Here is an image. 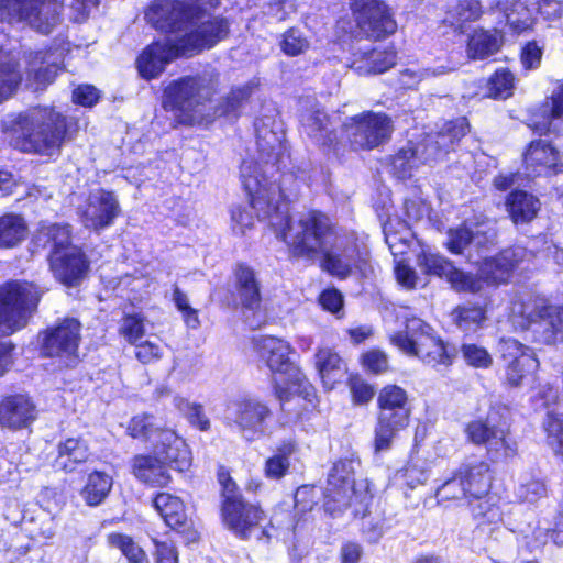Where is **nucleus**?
Segmentation results:
<instances>
[{
    "label": "nucleus",
    "mask_w": 563,
    "mask_h": 563,
    "mask_svg": "<svg viewBox=\"0 0 563 563\" xmlns=\"http://www.w3.org/2000/svg\"><path fill=\"white\" fill-rule=\"evenodd\" d=\"M271 227L290 261L313 263L320 258L321 268L340 280L374 273L371 253L356 236L343 238L338 251L329 247L338 239V223L320 209H309L296 220L282 213L277 221L271 220Z\"/></svg>",
    "instance_id": "nucleus-1"
},
{
    "label": "nucleus",
    "mask_w": 563,
    "mask_h": 563,
    "mask_svg": "<svg viewBox=\"0 0 563 563\" xmlns=\"http://www.w3.org/2000/svg\"><path fill=\"white\" fill-rule=\"evenodd\" d=\"M144 13L154 29L165 33L195 26L175 40L155 41L143 48L144 79L157 77L174 59L194 57L213 48L231 32L228 18L208 14L202 4L192 0H155Z\"/></svg>",
    "instance_id": "nucleus-2"
},
{
    "label": "nucleus",
    "mask_w": 563,
    "mask_h": 563,
    "mask_svg": "<svg viewBox=\"0 0 563 563\" xmlns=\"http://www.w3.org/2000/svg\"><path fill=\"white\" fill-rule=\"evenodd\" d=\"M508 406L492 405L486 417L468 420L463 427L465 441L484 448L488 461L463 463L457 467L466 501L486 495L495 479L490 464H507L519 455V444L512 433L510 419L506 417Z\"/></svg>",
    "instance_id": "nucleus-3"
},
{
    "label": "nucleus",
    "mask_w": 563,
    "mask_h": 563,
    "mask_svg": "<svg viewBox=\"0 0 563 563\" xmlns=\"http://www.w3.org/2000/svg\"><path fill=\"white\" fill-rule=\"evenodd\" d=\"M78 130V119L53 104L32 106L2 124V133L12 148L38 156L58 155Z\"/></svg>",
    "instance_id": "nucleus-4"
},
{
    "label": "nucleus",
    "mask_w": 563,
    "mask_h": 563,
    "mask_svg": "<svg viewBox=\"0 0 563 563\" xmlns=\"http://www.w3.org/2000/svg\"><path fill=\"white\" fill-rule=\"evenodd\" d=\"M143 413V440L148 453L143 454V482L152 487H166L172 482L169 470L187 471L191 452L185 440L170 428H152Z\"/></svg>",
    "instance_id": "nucleus-5"
},
{
    "label": "nucleus",
    "mask_w": 563,
    "mask_h": 563,
    "mask_svg": "<svg viewBox=\"0 0 563 563\" xmlns=\"http://www.w3.org/2000/svg\"><path fill=\"white\" fill-rule=\"evenodd\" d=\"M219 485V518L221 525L240 540H249L263 528L267 512L258 499L249 498L231 475V470L219 464L216 468Z\"/></svg>",
    "instance_id": "nucleus-6"
},
{
    "label": "nucleus",
    "mask_w": 563,
    "mask_h": 563,
    "mask_svg": "<svg viewBox=\"0 0 563 563\" xmlns=\"http://www.w3.org/2000/svg\"><path fill=\"white\" fill-rule=\"evenodd\" d=\"M376 413L373 427L372 449L374 453L389 451L400 433L412 422V399L406 388L387 383L378 388L375 401Z\"/></svg>",
    "instance_id": "nucleus-7"
},
{
    "label": "nucleus",
    "mask_w": 563,
    "mask_h": 563,
    "mask_svg": "<svg viewBox=\"0 0 563 563\" xmlns=\"http://www.w3.org/2000/svg\"><path fill=\"white\" fill-rule=\"evenodd\" d=\"M255 351L261 361L271 371L273 376H287L289 386L296 388V394L306 405L302 410L296 412L298 420H307L318 409L319 397L316 387L311 384L300 366L292 361L295 347L286 340L273 335H263L254 341Z\"/></svg>",
    "instance_id": "nucleus-8"
},
{
    "label": "nucleus",
    "mask_w": 563,
    "mask_h": 563,
    "mask_svg": "<svg viewBox=\"0 0 563 563\" xmlns=\"http://www.w3.org/2000/svg\"><path fill=\"white\" fill-rule=\"evenodd\" d=\"M44 290L27 279H9L0 285V336L23 330L37 312Z\"/></svg>",
    "instance_id": "nucleus-9"
},
{
    "label": "nucleus",
    "mask_w": 563,
    "mask_h": 563,
    "mask_svg": "<svg viewBox=\"0 0 563 563\" xmlns=\"http://www.w3.org/2000/svg\"><path fill=\"white\" fill-rule=\"evenodd\" d=\"M373 495L369 489L356 492L355 471L352 459H339L328 474L327 486L322 493V507L331 517L342 515L353 505L363 508L362 517L369 514Z\"/></svg>",
    "instance_id": "nucleus-10"
},
{
    "label": "nucleus",
    "mask_w": 563,
    "mask_h": 563,
    "mask_svg": "<svg viewBox=\"0 0 563 563\" xmlns=\"http://www.w3.org/2000/svg\"><path fill=\"white\" fill-rule=\"evenodd\" d=\"M527 251L520 246L500 249L476 263V273L467 272L466 294L477 295L485 288L497 289L512 283Z\"/></svg>",
    "instance_id": "nucleus-11"
},
{
    "label": "nucleus",
    "mask_w": 563,
    "mask_h": 563,
    "mask_svg": "<svg viewBox=\"0 0 563 563\" xmlns=\"http://www.w3.org/2000/svg\"><path fill=\"white\" fill-rule=\"evenodd\" d=\"M205 79L200 75H185L172 80L163 90L162 106L174 114V126H194L203 122L198 107L210 101L203 98Z\"/></svg>",
    "instance_id": "nucleus-12"
},
{
    "label": "nucleus",
    "mask_w": 563,
    "mask_h": 563,
    "mask_svg": "<svg viewBox=\"0 0 563 563\" xmlns=\"http://www.w3.org/2000/svg\"><path fill=\"white\" fill-rule=\"evenodd\" d=\"M521 328L531 331L545 344L563 342V305H552L541 295H530L521 301Z\"/></svg>",
    "instance_id": "nucleus-13"
},
{
    "label": "nucleus",
    "mask_w": 563,
    "mask_h": 563,
    "mask_svg": "<svg viewBox=\"0 0 563 563\" xmlns=\"http://www.w3.org/2000/svg\"><path fill=\"white\" fill-rule=\"evenodd\" d=\"M41 357L57 358L74 366L79 361L81 323L76 318L66 317L37 334Z\"/></svg>",
    "instance_id": "nucleus-14"
},
{
    "label": "nucleus",
    "mask_w": 563,
    "mask_h": 563,
    "mask_svg": "<svg viewBox=\"0 0 563 563\" xmlns=\"http://www.w3.org/2000/svg\"><path fill=\"white\" fill-rule=\"evenodd\" d=\"M344 130L352 151H372L391 139L394 123L386 112L365 110L350 117Z\"/></svg>",
    "instance_id": "nucleus-15"
},
{
    "label": "nucleus",
    "mask_w": 563,
    "mask_h": 563,
    "mask_svg": "<svg viewBox=\"0 0 563 563\" xmlns=\"http://www.w3.org/2000/svg\"><path fill=\"white\" fill-rule=\"evenodd\" d=\"M354 21L365 38L382 42L397 32L391 8L383 0H350Z\"/></svg>",
    "instance_id": "nucleus-16"
},
{
    "label": "nucleus",
    "mask_w": 563,
    "mask_h": 563,
    "mask_svg": "<svg viewBox=\"0 0 563 563\" xmlns=\"http://www.w3.org/2000/svg\"><path fill=\"white\" fill-rule=\"evenodd\" d=\"M498 353L503 369L500 382L506 388L520 387L539 368V360L533 350L516 339H501Z\"/></svg>",
    "instance_id": "nucleus-17"
},
{
    "label": "nucleus",
    "mask_w": 563,
    "mask_h": 563,
    "mask_svg": "<svg viewBox=\"0 0 563 563\" xmlns=\"http://www.w3.org/2000/svg\"><path fill=\"white\" fill-rule=\"evenodd\" d=\"M63 0H0V22L56 23Z\"/></svg>",
    "instance_id": "nucleus-18"
},
{
    "label": "nucleus",
    "mask_w": 563,
    "mask_h": 563,
    "mask_svg": "<svg viewBox=\"0 0 563 563\" xmlns=\"http://www.w3.org/2000/svg\"><path fill=\"white\" fill-rule=\"evenodd\" d=\"M46 261L54 279L66 288L80 287L91 269L89 256L77 244Z\"/></svg>",
    "instance_id": "nucleus-19"
},
{
    "label": "nucleus",
    "mask_w": 563,
    "mask_h": 563,
    "mask_svg": "<svg viewBox=\"0 0 563 563\" xmlns=\"http://www.w3.org/2000/svg\"><path fill=\"white\" fill-rule=\"evenodd\" d=\"M273 418L269 406L256 397L245 396L233 401L234 426L247 441L265 434L267 422Z\"/></svg>",
    "instance_id": "nucleus-20"
},
{
    "label": "nucleus",
    "mask_w": 563,
    "mask_h": 563,
    "mask_svg": "<svg viewBox=\"0 0 563 563\" xmlns=\"http://www.w3.org/2000/svg\"><path fill=\"white\" fill-rule=\"evenodd\" d=\"M232 288L235 308L253 313L263 307L262 283L258 273L249 263L239 261L232 267Z\"/></svg>",
    "instance_id": "nucleus-21"
},
{
    "label": "nucleus",
    "mask_w": 563,
    "mask_h": 563,
    "mask_svg": "<svg viewBox=\"0 0 563 563\" xmlns=\"http://www.w3.org/2000/svg\"><path fill=\"white\" fill-rule=\"evenodd\" d=\"M151 505L170 530L187 536L189 540L198 538L194 520L180 497L167 492H158L152 497Z\"/></svg>",
    "instance_id": "nucleus-22"
},
{
    "label": "nucleus",
    "mask_w": 563,
    "mask_h": 563,
    "mask_svg": "<svg viewBox=\"0 0 563 563\" xmlns=\"http://www.w3.org/2000/svg\"><path fill=\"white\" fill-rule=\"evenodd\" d=\"M522 166L527 175L532 177H551L563 173L560 151L541 139L532 140L526 145Z\"/></svg>",
    "instance_id": "nucleus-23"
},
{
    "label": "nucleus",
    "mask_w": 563,
    "mask_h": 563,
    "mask_svg": "<svg viewBox=\"0 0 563 563\" xmlns=\"http://www.w3.org/2000/svg\"><path fill=\"white\" fill-rule=\"evenodd\" d=\"M55 452L54 465L65 474L80 472L96 457L89 441L81 434L59 440Z\"/></svg>",
    "instance_id": "nucleus-24"
},
{
    "label": "nucleus",
    "mask_w": 563,
    "mask_h": 563,
    "mask_svg": "<svg viewBox=\"0 0 563 563\" xmlns=\"http://www.w3.org/2000/svg\"><path fill=\"white\" fill-rule=\"evenodd\" d=\"M37 418L36 405L24 393H12L0 398V426L18 431L30 427Z\"/></svg>",
    "instance_id": "nucleus-25"
},
{
    "label": "nucleus",
    "mask_w": 563,
    "mask_h": 563,
    "mask_svg": "<svg viewBox=\"0 0 563 563\" xmlns=\"http://www.w3.org/2000/svg\"><path fill=\"white\" fill-rule=\"evenodd\" d=\"M54 54L52 46H45L33 51L26 59V85L35 92L45 91L53 85L57 77L63 73V65L56 62H48Z\"/></svg>",
    "instance_id": "nucleus-26"
},
{
    "label": "nucleus",
    "mask_w": 563,
    "mask_h": 563,
    "mask_svg": "<svg viewBox=\"0 0 563 563\" xmlns=\"http://www.w3.org/2000/svg\"><path fill=\"white\" fill-rule=\"evenodd\" d=\"M74 245L73 227L66 222L40 223L30 241L31 253L48 250L46 257H54Z\"/></svg>",
    "instance_id": "nucleus-27"
},
{
    "label": "nucleus",
    "mask_w": 563,
    "mask_h": 563,
    "mask_svg": "<svg viewBox=\"0 0 563 563\" xmlns=\"http://www.w3.org/2000/svg\"><path fill=\"white\" fill-rule=\"evenodd\" d=\"M563 117V84L536 109L530 111L526 125L539 136L559 134L555 122Z\"/></svg>",
    "instance_id": "nucleus-28"
},
{
    "label": "nucleus",
    "mask_w": 563,
    "mask_h": 563,
    "mask_svg": "<svg viewBox=\"0 0 563 563\" xmlns=\"http://www.w3.org/2000/svg\"><path fill=\"white\" fill-rule=\"evenodd\" d=\"M119 213V202L108 190H101L99 196L89 198L79 212L82 224L95 231L112 225Z\"/></svg>",
    "instance_id": "nucleus-29"
},
{
    "label": "nucleus",
    "mask_w": 563,
    "mask_h": 563,
    "mask_svg": "<svg viewBox=\"0 0 563 563\" xmlns=\"http://www.w3.org/2000/svg\"><path fill=\"white\" fill-rule=\"evenodd\" d=\"M418 265L423 274L445 279L459 294H466L467 272L457 268L453 262L439 253L421 251Z\"/></svg>",
    "instance_id": "nucleus-30"
},
{
    "label": "nucleus",
    "mask_w": 563,
    "mask_h": 563,
    "mask_svg": "<svg viewBox=\"0 0 563 563\" xmlns=\"http://www.w3.org/2000/svg\"><path fill=\"white\" fill-rule=\"evenodd\" d=\"M420 327L422 329V341L419 343L417 357L432 367L451 366L456 356L455 349L434 334L428 323L420 321Z\"/></svg>",
    "instance_id": "nucleus-31"
},
{
    "label": "nucleus",
    "mask_w": 563,
    "mask_h": 563,
    "mask_svg": "<svg viewBox=\"0 0 563 563\" xmlns=\"http://www.w3.org/2000/svg\"><path fill=\"white\" fill-rule=\"evenodd\" d=\"M467 507L476 528L493 532L503 523L501 497L490 492L467 501Z\"/></svg>",
    "instance_id": "nucleus-32"
},
{
    "label": "nucleus",
    "mask_w": 563,
    "mask_h": 563,
    "mask_svg": "<svg viewBox=\"0 0 563 563\" xmlns=\"http://www.w3.org/2000/svg\"><path fill=\"white\" fill-rule=\"evenodd\" d=\"M314 367L327 390L334 389L347 373V365L333 347H318L314 353Z\"/></svg>",
    "instance_id": "nucleus-33"
},
{
    "label": "nucleus",
    "mask_w": 563,
    "mask_h": 563,
    "mask_svg": "<svg viewBox=\"0 0 563 563\" xmlns=\"http://www.w3.org/2000/svg\"><path fill=\"white\" fill-rule=\"evenodd\" d=\"M505 207L515 224H523L531 222L538 216L540 201L534 195L516 188L506 196Z\"/></svg>",
    "instance_id": "nucleus-34"
},
{
    "label": "nucleus",
    "mask_w": 563,
    "mask_h": 563,
    "mask_svg": "<svg viewBox=\"0 0 563 563\" xmlns=\"http://www.w3.org/2000/svg\"><path fill=\"white\" fill-rule=\"evenodd\" d=\"M27 234L29 225L21 213L10 211L0 214V250L18 247Z\"/></svg>",
    "instance_id": "nucleus-35"
},
{
    "label": "nucleus",
    "mask_w": 563,
    "mask_h": 563,
    "mask_svg": "<svg viewBox=\"0 0 563 563\" xmlns=\"http://www.w3.org/2000/svg\"><path fill=\"white\" fill-rule=\"evenodd\" d=\"M23 81L20 62L10 52L0 49V103L10 99Z\"/></svg>",
    "instance_id": "nucleus-36"
},
{
    "label": "nucleus",
    "mask_w": 563,
    "mask_h": 563,
    "mask_svg": "<svg viewBox=\"0 0 563 563\" xmlns=\"http://www.w3.org/2000/svg\"><path fill=\"white\" fill-rule=\"evenodd\" d=\"M296 451L292 440H284L276 446L263 465V474L269 481H280L290 473L291 456Z\"/></svg>",
    "instance_id": "nucleus-37"
},
{
    "label": "nucleus",
    "mask_w": 563,
    "mask_h": 563,
    "mask_svg": "<svg viewBox=\"0 0 563 563\" xmlns=\"http://www.w3.org/2000/svg\"><path fill=\"white\" fill-rule=\"evenodd\" d=\"M252 88L249 85L234 86L213 108L212 119L224 118L238 121L243 106L250 100Z\"/></svg>",
    "instance_id": "nucleus-38"
},
{
    "label": "nucleus",
    "mask_w": 563,
    "mask_h": 563,
    "mask_svg": "<svg viewBox=\"0 0 563 563\" xmlns=\"http://www.w3.org/2000/svg\"><path fill=\"white\" fill-rule=\"evenodd\" d=\"M398 52L394 45L372 47L360 53L358 62L368 75L388 71L397 64Z\"/></svg>",
    "instance_id": "nucleus-39"
},
{
    "label": "nucleus",
    "mask_w": 563,
    "mask_h": 563,
    "mask_svg": "<svg viewBox=\"0 0 563 563\" xmlns=\"http://www.w3.org/2000/svg\"><path fill=\"white\" fill-rule=\"evenodd\" d=\"M112 477L103 471L93 470L87 475L80 496L89 507L101 505L112 489Z\"/></svg>",
    "instance_id": "nucleus-40"
},
{
    "label": "nucleus",
    "mask_w": 563,
    "mask_h": 563,
    "mask_svg": "<svg viewBox=\"0 0 563 563\" xmlns=\"http://www.w3.org/2000/svg\"><path fill=\"white\" fill-rule=\"evenodd\" d=\"M504 38L500 32L494 33L487 30H475L467 40L468 55L474 59H485L501 48Z\"/></svg>",
    "instance_id": "nucleus-41"
},
{
    "label": "nucleus",
    "mask_w": 563,
    "mask_h": 563,
    "mask_svg": "<svg viewBox=\"0 0 563 563\" xmlns=\"http://www.w3.org/2000/svg\"><path fill=\"white\" fill-rule=\"evenodd\" d=\"M350 402L353 407L367 408L377 397L378 389L358 372L349 373L345 379Z\"/></svg>",
    "instance_id": "nucleus-42"
},
{
    "label": "nucleus",
    "mask_w": 563,
    "mask_h": 563,
    "mask_svg": "<svg viewBox=\"0 0 563 563\" xmlns=\"http://www.w3.org/2000/svg\"><path fill=\"white\" fill-rule=\"evenodd\" d=\"M516 76L507 67L495 69L487 79L486 97L493 100H507L514 96Z\"/></svg>",
    "instance_id": "nucleus-43"
},
{
    "label": "nucleus",
    "mask_w": 563,
    "mask_h": 563,
    "mask_svg": "<svg viewBox=\"0 0 563 563\" xmlns=\"http://www.w3.org/2000/svg\"><path fill=\"white\" fill-rule=\"evenodd\" d=\"M319 498L314 486L302 485L297 488L294 495L292 530L302 527L307 521V515L318 506Z\"/></svg>",
    "instance_id": "nucleus-44"
},
{
    "label": "nucleus",
    "mask_w": 563,
    "mask_h": 563,
    "mask_svg": "<svg viewBox=\"0 0 563 563\" xmlns=\"http://www.w3.org/2000/svg\"><path fill=\"white\" fill-rule=\"evenodd\" d=\"M417 159L418 151L411 143L398 148L389 158L391 174L400 180L410 179L418 167Z\"/></svg>",
    "instance_id": "nucleus-45"
},
{
    "label": "nucleus",
    "mask_w": 563,
    "mask_h": 563,
    "mask_svg": "<svg viewBox=\"0 0 563 563\" xmlns=\"http://www.w3.org/2000/svg\"><path fill=\"white\" fill-rule=\"evenodd\" d=\"M483 13L484 10L479 0H457L449 11L451 24L460 29L466 23L479 20Z\"/></svg>",
    "instance_id": "nucleus-46"
},
{
    "label": "nucleus",
    "mask_w": 563,
    "mask_h": 563,
    "mask_svg": "<svg viewBox=\"0 0 563 563\" xmlns=\"http://www.w3.org/2000/svg\"><path fill=\"white\" fill-rule=\"evenodd\" d=\"M506 24L512 35H521L533 30L536 20L530 11L522 4L512 7L505 13Z\"/></svg>",
    "instance_id": "nucleus-47"
},
{
    "label": "nucleus",
    "mask_w": 563,
    "mask_h": 563,
    "mask_svg": "<svg viewBox=\"0 0 563 563\" xmlns=\"http://www.w3.org/2000/svg\"><path fill=\"white\" fill-rule=\"evenodd\" d=\"M358 364L372 376H379L390 371L388 355L375 347L364 351L360 355Z\"/></svg>",
    "instance_id": "nucleus-48"
},
{
    "label": "nucleus",
    "mask_w": 563,
    "mask_h": 563,
    "mask_svg": "<svg viewBox=\"0 0 563 563\" xmlns=\"http://www.w3.org/2000/svg\"><path fill=\"white\" fill-rule=\"evenodd\" d=\"M175 406L179 411L185 412L189 424L199 431H209L211 423L203 411V406L198 402L190 404L185 398H177Z\"/></svg>",
    "instance_id": "nucleus-49"
},
{
    "label": "nucleus",
    "mask_w": 563,
    "mask_h": 563,
    "mask_svg": "<svg viewBox=\"0 0 563 563\" xmlns=\"http://www.w3.org/2000/svg\"><path fill=\"white\" fill-rule=\"evenodd\" d=\"M435 498L439 504H450L465 499V493L462 479L457 475V468H455L451 476L437 488Z\"/></svg>",
    "instance_id": "nucleus-50"
},
{
    "label": "nucleus",
    "mask_w": 563,
    "mask_h": 563,
    "mask_svg": "<svg viewBox=\"0 0 563 563\" xmlns=\"http://www.w3.org/2000/svg\"><path fill=\"white\" fill-rule=\"evenodd\" d=\"M474 232L465 224H460L448 230V240L444 243L446 250L453 255H462L472 244Z\"/></svg>",
    "instance_id": "nucleus-51"
},
{
    "label": "nucleus",
    "mask_w": 563,
    "mask_h": 563,
    "mask_svg": "<svg viewBox=\"0 0 563 563\" xmlns=\"http://www.w3.org/2000/svg\"><path fill=\"white\" fill-rule=\"evenodd\" d=\"M279 45L282 52L289 57L299 56L309 48L307 37H305L300 30L295 26L287 29L283 33Z\"/></svg>",
    "instance_id": "nucleus-52"
},
{
    "label": "nucleus",
    "mask_w": 563,
    "mask_h": 563,
    "mask_svg": "<svg viewBox=\"0 0 563 563\" xmlns=\"http://www.w3.org/2000/svg\"><path fill=\"white\" fill-rule=\"evenodd\" d=\"M173 302L187 327L191 329L200 327L199 311L189 305L187 295L177 285L173 287Z\"/></svg>",
    "instance_id": "nucleus-53"
},
{
    "label": "nucleus",
    "mask_w": 563,
    "mask_h": 563,
    "mask_svg": "<svg viewBox=\"0 0 563 563\" xmlns=\"http://www.w3.org/2000/svg\"><path fill=\"white\" fill-rule=\"evenodd\" d=\"M422 329L419 325L413 335H409L407 331H395L390 336V343L409 356L418 354L420 342L422 341Z\"/></svg>",
    "instance_id": "nucleus-54"
},
{
    "label": "nucleus",
    "mask_w": 563,
    "mask_h": 563,
    "mask_svg": "<svg viewBox=\"0 0 563 563\" xmlns=\"http://www.w3.org/2000/svg\"><path fill=\"white\" fill-rule=\"evenodd\" d=\"M242 183L247 194L250 207L263 209V205H269L266 185L257 177L244 176Z\"/></svg>",
    "instance_id": "nucleus-55"
},
{
    "label": "nucleus",
    "mask_w": 563,
    "mask_h": 563,
    "mask_svg": "<svg viewBox=\"0 0 563 563\" xmlns=\"http://www.w3.org/2000/svg\"><path fill=\"white\" fill-rule=\"evenodd\" d=\"M461 353L465 363L474 368H488L493 364L489 352L475 343H463Z\"/></svg>",
    "instance_id": "nucleus-56"
},
{
    "label": "nucleus",
    "mask_w": 563,
    "mask_h": 563,
    "mask_svg": "<svg viewBox=\"0 0 563 563\" xmlns=\"http://www.w3.org/2000/svg\"><path fill=\"white\" fill-rule=\"evenodd\" d=\"M453 314L455 324L462 329L479 325L485 318L484 310L478 306H457Z\"/></svg>",
    "instance_id": "nucleus-57"
},
{
    "label": "nucleus",
    "mask_w": 563,
    "mask_h": 563,
    "mask_svg": "<svg viewBox=\"0 0 563 563\" xmlns=\"http://www.w3.org/2000/svg\"><path fill=\"white\" fill-rule=\"evenodd\" d=\"M107 541L109 545L119 549L131 563L140 562L139 552L141 550L136 548L135 542L130 536L120 532H111L107 536Z\"/></svg>",
    "instance_id": "nucleus-58"
},
{
    "label": "nucleus",
    "mask_w": 563,
    "mask_h": 563,
    "mask_svg": "<svg viewBox=\"0 0 563 563\" xmlns=\"http://www.w3.org/2000/svg\"><path fill=\"white\" fill-rule=\"evenodd\" d=\"M100 99V90L91 84H79L71 91V102L82 108H92Z\"/></svg>",
    "instance_id": "nucleus-59"
},
{
    "label": "nucleus",
    "mask_w": 563,
    "mask_h": 563,
    "mask_svg": "<svg viewBox=\"0 0 563 563\" xmlns=\"http://www.w3.org/2000/svg\"><path fill=\"white\" fill-rule=\"evenodd\" d=\"M317 300L323 311L332 314L340 313L344 308V296L333 286L324 288Z\"/></svg>",
    "instance_id": "nucleus-60"
},
{
    "label": "nucleus",
    "mask_w": 563,
    "mask_h": 563,
    "mask_svg": "<svg viewBox=\"0 0 563 563\" xmlns=\"http://www.w3.org/2000/svg\"><path fill=\"white\" fill-rule=\"evenodd\" d=\"M543 47L536 40L528 41L520 49L519 58L525 70L537 69L541 65Z\"/></svg>",
    "instance_id": "nucleus-61"
},
{
    "label": "nucleus",
    "mask_w": 563,
    "mask_h": 563,
    "mask_svg": "<svg viewBox=\"0 0 563 563\" xmlns=\"http://www.w3.org/2000/svg\"><path fill=\"white\" fill-rule=\"evenodd\" d=\"M118 332L129 343L136 344L137 340L141 338V314L125 313L122 317Z\"/></svg>",
    "instance_id": "nucleus-62"
},
{
    "label": "nucleus",
    "mask_w": 563,
    "mask_h": 563,
    "mask_svg": "<svg viewBox=\"0 0 563 563\" xmlns=\"http://www.w3.org/2000/svg\"><path fill=\"white\" fill-rule=\"evenodd\" d=\"M471 125L465 117H459L446 121L440 133L449 136L452 143L460 142L465 135L468 134Z\"/></svg>",
    "instance_id": "nucleus-63"
},
{
    "label": "nucleus",
    "mask_w": 563,
    "mask_h": 563,
    "mask_svg": "<svg viewBox=\"0 0 563 563\" xmlns=\"http://www.w3.org/2000/svg\"><path fill=\"white\" fill-rule=\"evenodd\" d=\"M155 545L153 553L154 563H178L179 556L175 544L172 541H161L157 538H152Z\"/></svg>",
    "instance_id": "nucleus-64"
}]
</instances>
